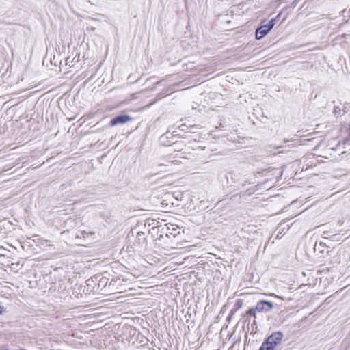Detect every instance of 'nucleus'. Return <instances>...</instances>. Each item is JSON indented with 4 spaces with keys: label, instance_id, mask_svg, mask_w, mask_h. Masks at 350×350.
<instances>
[{
    "label": "nucleus",
    "instance_id": "0eeeda50",
    "mask_svg": "<svg viewBox=\"0 0 350 350\" xmlns=\"http://www.w3.org/2000/svg\"><path fill=\"white\" fill-rule=\"evenodd\" d=\"M4 311V308L1 306H0V314H2Z\"/></svg>",
    "mask_w": 350,
    "mask_h": 350
},
{
    "label": "nucleus",
    "instance_id": "f03ea898",
    "mask_svg": "<svg viewBox=\"0 0 350 350\" xmlns=\"http://www.w3.org/2000/svg\"><path fill=\"white\" fill-rule=\"evenodd\" d=\"M273 308V305L271 302L267 301H260L256 304V307L251 308L249 310V312L251 314L253 313L254 314L256 312H268Z\"/></svg>",
    "mask_w": 350,
    "mask_h": 350
},
{
    "label": "nucleus",
    "instance_id": "7ed1b4c3",
    "mask_svg": "<svg viewBox=\"0 0 350 350\" xmlns=\"http://www.w3.org/2000/svg\"><path fill=\"white\" fill-rule=\"evenodd\" d=\"M281 339L280 334H274L269 336L267 341L261 346L260 350H273L274 345Z\"/></svg>",
    "mask_w": 350,
    "mask_h": 350
},
{
    "label": "nucleus",
    "instance_id": "20e7f679",
    "mask_svg": "<svg viewBox=\"0 0 350 350\" xmlns=\"http://www.w3.org/2000/svg\"><path fill=\"white\" fill-rule=\"evenodd\" d=\"M131 120V117L128 115H120L113 118L111 122V126H116L118 124H122Z\"/></svg>",
    "mask_w": 350,
    "mask_h": 350
},
{
    "label": "nucleus",
    "instance_id": "423d86ee",
    "mask_svg": "<svg viewBox=\"0 0 350 350\" xmlns=\"http://www.w3.org/2000/svg\"><path fill=\"white\" fill-rule=\"evenodd\" d=\"M0 350H10L8 347H0Z\"/></svg>",
    "mask_w": 350,
    "mask_h": 350
},
{
    "label": "nucleus",
    "instance_id": "39448f33",
    "mask_svg": "<svg viewBox=\"0 0 350 350\" xmlns=\"http://www.w3.org/2000/svg\"><path fill=\"white\" fill-rule=\"evenodd\" d=\"M269 296H271V297H274L280 298V299H282V300L284 299V298H283V297H280V296H278V295H275V294H274V293H270V294H269Z\"/></svg>",
    "mask_w": 350,
    "mask_h": 350
},
{
    "label": "nucleus",
    "instance_id": "f257e3e1",
    "mask_svg": "<svg viewBox=\"0 0 350 350\" xmlns=\"http://www.w3.org/2000/svg\"><path fill=\"white\" fill-rule=\"evenodd\" d=\"M275 25L274 19L269 21H264L262 25L258 27L256 31V38L260 40L266 36Z\"/></svg>",
    "mask_w": 350,
    "mask_h": 350
}]
</instances>
